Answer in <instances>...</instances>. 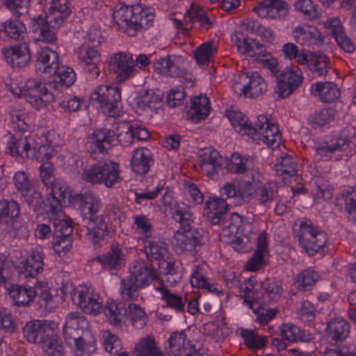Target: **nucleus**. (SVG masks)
I'll return each instance as SVG.
<instances>
[{"mask_svg": "<svg viewBox=\"0 0 356 356\" xmlns=\"http://www.w3.org/2000/svg\"><path fill=\"white\" fill-rule=\"evenodd\" d=\"M69 202L79 207L92 242L95 246L98 245L108 233L99 198L90 192H85L70 195Z\"/></svg>", "mask_w": 356, "mask_h": 356, "instance_id": "1", "label": "nucleus"}, {"mask_svg": "<svg viewBox=\"0 0 356 356\" xmlns=\"http://www.w3.org/2000/svg\"><path fill=\"white\" fill-rule=\"evenodd\" d=\"M25 88L26 98L31 105L36 107H40L46 103L53 102L65 88L56 78L48 82L31 79L26 81Z\"/></svg>", "mask_w": 356, "mask_h": 356, "instance_id": "2", "label": "nucleus"}, {"mask_svg": "<svg viewBox=\"0 0 356 356\" xmlns=\"http://www.w3.org/2000/svg\"><path fill=\"white\" fill-rule=\"evenodd\" d=\"M153 19L154 15L143 10L139 4L122 6L113 14L114 23L122 29L137 30L138 28L148 26Z\"/></svg>", "mask_w": 356, "mask_h": 356, "instance_id": "3", "label": "nucleus"}, {"mask_svg": "<svg viewBox=\"0 0 356 356\" xmlns=\"http://www.w3.org/2000/svg\"><path fill=\"white\" fill-rule=\"evenodd\" d=\"M83 181L92 184H104L111 188L120 180L118 164L113 162L95 164L86 168L81 174Z\"/></svg>", "mask_w": 356, "mask_h": 356, "instance_id": "4", "label": "nucleus"}, {"mask_svg": "<svg viewBox=\"0 0 356 356\" xmlns=\"http://www.w3.org/2000/svg\"><path fill=\"white\" fill-rule=\"evenodd\" d=\"M92 102L99 103L102 112L110 117L119 115L121 94L118 88L100 86L90 95Z\"/></svg>", "mask_w": 356, "mask_h": 356, "instance_id": "5", "label": "nucleus"}, {"mask_svg": "<svg viewBox=\"0 0 356 356\" xmlns=\"http://www.w3.org/2000/svg\"><path fill=\"white\" fill-rule=\"evenodd\" d=\"M300 228L299 242L301 248L309 255H314L320 249L325 247L327 241L326 233L314 228L309 221L302 222Z\"/></svg>", "mask_w": 356, "mask_h": 356, "instance_id": "6", "label": "nucleus"}, {"mask_svg": "<svg viewBox=\"0 0 356 356\" xmlns=\"http://www.w3.org/2000/svg\"><path fill=\"white\" fill-rule=\"evenodd\" d=\"M203 232L197 229L177 231L174 234L172 245L179 253L197 252L206 242Z\"/></svg>", "mask_w": 356, "mask_h": 356, "instance_id": "7", "label": "nucleus"}, {"mask_svg": "<svg viewBox=\"0 0 356 356\" xmlns=\"http://www.w3.org/2000/svg\"><path fill=\"white\" fill-rule=\"evenodd\" d=\"M110 65L117 75L118 82L129 79L136 72L135 61L130 53L121 51L114 54L111 58Z\"/></svg>", "mask_w": 356, "mask_h": 356, "instance_id": "8", "label": "nucleus"}, {"mask_svg": "<svg viewBox=\"0 0 356 356\" xmlns=\"http://www.w3.org/2000/svg\"><path fill=\"white\" fill-rule=\"evenodd\" d=\"M53 329H58V324L53 321L33 320L23 327L24 338L30 343H36L52 334Z\"/></svg>", "mask_w": 356, "mask_h": 356, "instance_id": "9", "label": "nucleus"}, {"mask_svg": "<svg viewBox=\"0 0 356 356\" xmlns=\"http://www.w3.org/2000/svg\"><path fill=\"white\" fill-rule=\"evenodd\" d=\"M88 326L87 319L79 312L69 314L63 326V334L65 340L69 346L73 340H79L82 337L83 331Z\"/></svg>", "mask_w": 356, "mask_h": 356, "instance_id": "10", "label": "nucleus"}, {"mask_svg": "<svg viewBox=\"0 0 356 356\" xmlns=\"http://www.w3.org/2000/svg\"><path fill=\"white\" fill-rule=\"evenodd\" d=\"M245 82L234 83L233 88L236 92H240V95L250 97H257L267 90V85L264 79L257 73L252 72L250 75L246 74L244 77Z\"/></svg>", "mask_w": 356, "mask_h": 356, "instance_id": "11", "label": "nucleus"}, {"mask_svg": "<svg viewBox=\"0 0 356 356\" xmlns=\"http://www.w3.org/2000/svg\"><path fill=\"white\" fill-rule=\"evenodd\" d=\"M198 160L200 168L208 177L218 173L227 164L226 159L217 150L211 148L203 149L199 154Z\"/></svg>", "mask_w": 356, "mask_h": 356, "instance_id": "12", "label": "nucleus"}, {"mask_svg": "<svg viewBox=\"0 0 356 356\" xmlns=\"http://www.w3.org/2000/svg\"><path fill=\"white\" fill-rule=\"evenodd\" d=\"M276 79L275 92L282 98L291 95L300 86L302 81L301 75L292 70L281 71L276 75Z\"/></svg>", "mask_w": 356, "mask_h": 356, "instance_id": "13", "label": "nucleus"}, {"mask_svg": "<svg viewBox=\"0 0 356 356\" xmlns=\"http://www.w3.org/2000/svg\"><path fill=\"white\" fill-rule=\"evenodd\" d=\"M115 134L107 129L95 131L88 138L86 149L92 156L97 153H106L114 140Z\"/></svg>", "mask_w": 356, "mask_h": 356, "instance_id": "14", "label": "nucleus"}, {"mask_svg": "<svg viewBox=\"0 0 356 356\" xmlns=\"http://www.w3.org/2000/svg\"><path fill=\"white\" fill-rule=\"evenodd\" d=\"M130 277H134L139 285L148 286L151 282L158 278L156 271L152 268V264L149 261L138 260L134 261L130 268Z\"/></svg>", "mask_w": 356, "mask_h": 356, "instance_id": "15", "label": "nucleus"}, {"mask_svg": "<svg viewBox=\"0 0 356 356\" xmlns=\"http://www.w3.org/2000/svg\"><path fill=\"white\" fill-rule=\"evenodd\" d=\"M2 53L4 55L7 63L13 67H22L28 64L31 60V53L29 45L26 43H22L19 45H15L8 49H2Z\"/></svg>", "mask_w": 356, "mask_h": 356, "instance_id": "16", "label": "nucleus"}, {"mask_svg": "<svg viewBox=\"0 0 356 356\" xmlns=\"http://www.w3.org/2000/svg\"><path fill=\"white\" fill-rule=\"evenodd\" d=\"M183 60L179 56H167L160 59L157 62L159 66L156 67L161 74L176 78L181 77L186 79L187 73L183 67Z\"/></svg>", "mask_w": 356, "mask_h": 356, "instance_id": "17", "label": "nucleus"}, {"mask_svg": "<svg viewBox=\"0 0 356 356\" xmlns=\"http://www.w3.org/2000/svg\"><path fill=\"white\" fill-rule=\"evenodd\" d=\"M19 214V205L17 202L0 200V225L5 229H17Z\"/></svg>", "mask_w": 356, "mask_h": 356, "instance_id": "18", "label": "nucleus"}, {"mask_svg": "<svg viewBox=\"0 0 356 356\" xmlns=\"http://www.w3.org/2000/svg\"><path fill=\"white\" fill-rule=\"evenodd\" d=\"M327 33L336 40L338 45L345 51L351 53L355 49V46L349 37L344 33L343 26L338 19H330L325 23Z\"/></svg>", "mask_w": 356, "mask_h": 356, "instance_id": "19", "label": "nucleus"}, {"mask_svg": "<svg viewBox=\"0 0 356 356\" xmlns=\"http://www.w3.org/2000/svg\"><path fill=\"white\" fill-rule=\"evenodd\" d=\"M71 13L67 0H56L52 1L51 5L46 13L51 27L53 29L59 27Z\"/></svg>", "mask_w": 356, "mask_h": 356, "instance_id": "20", "label": "nucleus"}, {"mask_svg": "<svg viewBox=\"0 0 356 356\" xmlns=\"http://www.w3.org/2000/svg\"><path fill=\"white\" fill-rule=\"evenodd\" d=\"M251 180L243 181L238 184L237 188L238 197L243 202H249L257 193L259 185L261 184V175L257 172L250 171L248 172V177Z\"/></svg>", "mask_w": 356, "mask_h": 356, "instance_id": "21", "label": "nucleus"}, {"mask_svg": "<svg viewBox=\"0 0 356 356\" xmlns=\"http://www.w3.org/2000/svg\"><path fill=\"white\" fill-rule=\"evenodd\" d=\"M226 116L236 132L250 136L252 141H257L259 139V138L256 137L258 134L255 127L248 123V120L241 112L230 111L226 113Z\"/></svg>", "mask_w": 356, "mask_h": 356, "instance_id": "22", "label": "nucleus"}, {"mask_svg": "<svg viewBox=\"0 0 356 356\" xmlns=\"http://www.w3.org/2000/svg\"><path fill=\"white\" fill-rule=\"evenodd\" d=\"M288 5L282 0H264L254 9L261 17L275 18L277 15H285L288 12Z\"/></svg>", "mask_w": 356, "mask_h": 356, "instance_id": "23", "label": "nucleus"}, {"mask_svg": "<svg viewBox=\"0 0 356 356\" xmlns=\"http://www.w3.org/2000/svg\"><path fill=\"white\" fill-rule=\"evenodd\" d=\"M58 55L48 47L41 49L38 54L35 71L38 73H48L51 75L52 70L57 67Z\"/></svg>", "mask_w": 356, "mask_h": 356, "instance_id": "24", "label": "nucleus"}, {"mask_svg": "<svg viewBox=\"0 0 356 356\" xmlns=\"http://www.w3.org/2000/svg\"><path fill=\"white\" fill-rule=\"evenodd\" d=\"M191 106L190 113H188V118L193 122L197 123L205 119L209 114L210 102L206 95H200L191 98Z\"/></svg>", "mask_w": 356, "mask_h": 356, "instance_id": "25", "label": "nucleus"}, {"mask_svg": "<svg viewBox=\"0 0 356 356\" xmlns=\"http://www.w3.org/2000/svg\"><path fill=\"white\" fill-rule=\"evenodd\" d=\"M152 163L153 159L149 149L145 147L135 149L131 160V167L136 174L145 175Z\"/></svg>", "mask_w": 356, "mask_h": 356, "instance_id": "26", "label": "nucleus"}, {"mask_svg": "<svg viewBox=\"0 0 356 356\" xmlns=\"http://www.w3.org/2000/svg\"><path fill=\"white\" fill-rule=\"evenodd\" d=\"M312 95L319 98L325 103H330L340 97V90L337 86L330 81L316 83L311 87Z\"/></svg>", "mask_w": 356, "mask_h": 356, "instance_id": "27", "label": "nucleus"}, {"mask_svg": "<svg viewBox=\"0 0 356 356\" xmlns=\"http://www.w3.org/2000/svg\"><path fill=\"white\" fill-rule=\"evenodd\" d=\"M31 140L26 135L15 133L7 143L6 153L15 157L22 156L24 153L27 158V152L29 151Z\"/></svg>", "mask_w": 356, "mask_h": 356, "instance_id": "28", "label": "nucleus"}, {"mask_svg": "<svg viewBox=\"0 0 356 356\" xmlns=\"http://www.w3.org/2000/svg\"><path fill=\"white\" fill-rule=\"evenodd\" d=\"M293 35L300 44H319L323 42L324 37L315 28L313 27H297L293 32Z\"/></svg>", "mask_w": 356, "mask_h": 356, "instance_id": "29", "label": "nucleus"}, {"mask_svg": "<svg viewBox=\"0 0 356 356\" xmlns=\"http://www.w3.org/2000/svg\"><path fill=\"white\" fill-rule=\"evenodd\" d=\"M97 259L109 270H119L124 264L122 250L115 245H112L108 252L97 257Z\"/></svg>", "mask_w": 356, "mask_h": 356, "instance_id": "30", "label": "nucleus"}, {"mask_svg": "<svg viewBox=\"0 0 356 356\" xmlns=\"http://www.w3.org/2000/svg\"><path fill=\"white\" fill-rule=\"evenodd\" d=\"M160 274L166 276V281L171 285L177 284L181 278L179 261L173 258H168L159 261Z\"/></svg>", "mask_w": 356, "mask_h": 356, "instance_id": "31", "label": "nucleus"}, {"mask_svg": "<svg viewBox=\"0 0 356 356\" xmlns=\"http://www.w3.org/2000/svg\"><path fill=\"white\" fill-rule=\"evenodd\" d=\"M134 353L136 356H163V353L157 346L153 334L141 338L136 345Z\"/></svg>", "mask_w": 356, "mask_h": 356, "instance_id": "32", "label": "nucleus"}, {"mask_svg": "<svg viewBox=\"0 0 356 356\" xmlns=\"http://www.w3.org/2000/svg\"><path fill=\"white\" fill-rule=\"evenodd\" d=\"M261 291L260 305L277 301L281 297L282 289L277 281L266 278L261 282Z\"/></svg>", "mask_w": 356, "mask_h": 356, "instance_id": "33", "label": "nucleus"}, {"mask_svg": "<svg viewBox=\"0 0 356 356\" xmlns=\"http://www.w3.org/2000/svg\"><path fill=\"white\" fill-rule=\"evenodd\" d=\"M7 290L10 298L17 306H28L34 299L33 287L29 289L18 284L9 285Z\"/></svg>", "mask_w": 356, "mask_h": 356, "instance_id": "34", "label": "nucleus"}, {"mask_svg": "<svg viewBox=\"0 0 356 356\" xmlns=\"http://www.w3.org/2000/svg\"><path fill=\"white\" fill-rule=\"evenodd\" d=\"M172 209V217L175 221L181 225V229L184 230L193 229V213L190 208L183 202L176 203Z\"/></svg>", "mask_w": 356, "mask_h": 356, "instance_id": "35", "label": "nucleus"}, {"mask_svg": "<svg viewBox=\"0 0 356 356\" xmlns=\"http://www.w3.org/2000/svg\"><path fill=\"white\" fill-rule=\"evenodd\" d=\"M58 329H53L52 334L38 341L42 348L48 356H60L64 354V348L57 335Z\"/></svg>", "mask_w": 356, "mask_h": 356, "instance_id": "36", "label": "nucleus"}, {"mask_svg": "<svg viewBox=\"0 0 356 356\" xmlns=\"http://www.w3.org/2000/svg\"><path fill=\"white\" fill-rule=\"evenodd\" d=\"M267 249L266 237L259 234L257 237V249L252 257L248 261L245 268L250 271L259 270L264 264V253Z\"/></svg>", "mask_w": 356, "mask_h": 356, "instance_id": "37", "label": "nucleus"}, {"mask_svg": "<svg viewBox=\"0 0 356 356\" xmlns=\"http://www.w3.org/2000/svg\"><path fill=\"white\" fill-rule=\"evenodd\" d=\"M54 154V149L50 145H38L31 140L29 151L27 152V159H35L40 163H45Z\"/></svg>", "mask_w": 356, "mask_h": 356, "instance_id": "38", "label": "nucleus"}, {"mask_svg": "<svg viewBox=\"0 0 356 356\" xmlns=\"http://www.w3.org/2000/svg\"><path fill=\"white\" fill-rule=\"evenodd\" d=\"M350 140L348 138L338 137L332 140L326 145H319L316 152L321 156H325L326 158H331V154L337 151H343L346 149L349 145Z\"/></svg>", "mask_w": 356, "mask_h": 356, "instance_id": "39", "label": "nucleus"}, {"mask_svg": "<svg viewBox=\"0 0 356 356\" xmlns=\"http://www.w3.org/2000/svg\"><path fill=\"white\" fill-rule=\"evenodd\" d=\"M104 311L112 325H120L124 319L127 318L129 309L122 303L111 302L105 307Z\"/></svg>", "mask_w": 356, "mask_h": 356, "instance_id": "40", "label": "nucleus"}, {"mask_svg": "<svg viewBox=\"0 0 356 356\" xmlns=\"http://www.w3.org/2000/svg\"><path fill=\"white\" fill-rule=\"evenodd\" d=\"M327 330L330 337L335 341H342L349 334V325L343 319L339 318L330 320Z\"/></svg>", "mask_w": 356, "mask_h": 356, "instance_id": "41", "label": "nucleus"}, {"mask_svg": "<svg viewBox=\"0 0 356 356\" xmlns=\"http://www.w3.org/2000/svg\"><path fill=\"white\" fill-rule=\"evenodd\" d=\"M257 137L259 138V139L255 141L256 143L262 140L273 149L278 147L281 142V134L278 125L276 123H271L267 125L265 130L261 131V134H258Z\"/></svg>", "mask_w": 356, "mask_h": 356, "instance_id": "42", "label": "nucleus"}, {"mask_svg": "<svg viewBox=\"0 0 356 356\" xmlns=\"http://www.w3.org/2000/svg\"><path fill=\"white\" fill-rule=\"evenodd\" d=\"M257 194L259 203L269 207L270 204L277 202L278 188L275 184H266L261 187L259 186Z\"/></svg>", "mask_w": 356, "mask_h": 356, "instance_id": "43", "label": "nucleus"}, {"mask_svg": "<svg viewBox=\"0 0 356 356\" xmlns=\"http://www.w3.org/2000/svg\"><path fill=\"white\" fill-rule=\"evenodd\" d=\"M186 334L184 331L173 332L168 340V346L165 347L166 353L169 355L179 356L181 354L182 349L186 340Z\"/></svg>", "mask_w": 356, "mask_h": 356, "instance_id": "44", "label": "nucleus"}, {"mask_svg": "<svg viewBox=\"0 0 356 356\" xmlns=\"http://www.w3.org/2000/svg\"><path fill=\"white\" fill-rule=\"evenodd\" d=\"M143 288H145V286L139 285V283L130 276L120 282L121 295L124 299L128 301L138 298V289Z\"/></svg>", "mask_w": 356, "mask_h": 356, "instance_id": "45", "label": "nucleus"}, {"mask_svg": "<svg viewBox=\"0 0 356 356\" xmlns=\"http://www.w3.org/2000/svg\"><path fill=\"white\" fill-rule=\"evenodd\" d=\"M241 336L246 346L252 350L263 348L267 341L266 337L260 336L252 330L242 329Z\"/></svg>", "mask_w": 356, "mask_h": 356, "instance_id": "46", "label": "nucleus"}, {"mask_svg": "<svg viewBox=\"0 0 356 356\" xmlns=\"http://www.w3.org/2000/svg\"><path fill=\"white\" fill-rule=\"evenodd\" d=\"M79 305L86 313L97 314L102 309V304L97 299L91 298L88 293L80 291L78 296Z\"/></svg>", "mask_w": 356, "mask_h": 356, "instance_id": "47", "label": "nucleus"}, {"mask_svg": "<svg viewBox=\"0 0 356 356\" xmlns=\"http://www.w3.org/2000/svg\"><path fill=\"white\" fill-rule=\"evenodd\" d=\"M51 74L64 86L65 88L72 86L76 79V74L72 68L66 66L60 67L58 63L57 67L52 70Z\"/></svg>", "mask_w": 356, "mask_h": 356, "instance_id": "48", "label": "nucleus"}, {"mask_svg": "<svg viewBox=\"0 0 356 356\" xmlns=\"http://www.w3.org/2000/svg\"><path fill=\"white\" fill-rule=\"evenodd\" d=\"M184 18L190 22H198L200 26H205L207 29L211 26V22L207 17L206 12L199 6L193 5L188 10L187 14L184 15Z\"/></svg>", "mask_w": 356, "mask_h": 356, "instance_id": "49", "label": "nucleus"}, {"mask_svg": "<svg viewBox=\"0 0 356 356\" xmlns=\"http://www.w3.org/2000/svg\"><path fill=\"white\" fill-rule=\"evenodd\" d=\"M127 318L137 329L143 328L147 323V316L145 312L137 305L129 304Z\"/></svg>", "mask_w": 356, "mask_h": 356, "instance_id": "50", "label": "nucleus"}, {"mask_svg": "<svg viewBox=\"0 0 356 356\" xmlns=\"http://www.w3.org/2000/svg\"><path fill=\"white\" fill-rule=\"evenodd\" d=\"M216 51L213 41L204 42L194 51V56L199 65L209 63L213 51Z\"/></svg>", "mask_w": 356, "mask_h": 356, "instance_id": "51", "label": "nucleus"}, {"mask_svg": "<svg viewBox=\"0 0 356 356\" xmlns=\"http://www.w3.org/2000/svg\"><path fill=\"white\" fill-rule=\"evenodd\" d=\"M34 298L38 296V304L40 307L47 308L52 301L53 296L50 291V288L47 283L38 282L33 287Z\"/></svg>", "mask_w": 356, "mask_h": 356, "instance_id": "52", "label": "nucleus"}, {"mask_svg": "<svg viewBox=\"0 0 356 356\" xmlns=\"http://www.w3.org/2000/svg\"><path fill=\"white\" fill-rule=\"evenodd\" d=\"M297 164L293 161L292 156L286 155L282 158L281 162L275 165V172L278 176L287 175L289 177L296 175Z\"/></svg>", "mask_w": 356, "mask_h": 356, "instance_id": "53", "label": "nucleus"}, {"mask_svg": "<svg viewBox=\"0 0 356 356\" xmlns=\"http://www.w3.org/2000/svg\"><path fill=\"white\" fill-rule=\"evenodd\" d=\"M318 279V275L312 270H304L297 275L295 282L296 288L301 291H309L311 286L315 284Z\"/></svg>", "mask_w": 356, "mask_h": 356, "instance_id": "54", "label": "nucleus"}, {"mask_svg": "<svg viewBox=\"0 0 356 356\" xmlns=\"http://www.w3.org/2000/svg\"><path fill=\"white\" fill-rule=\"evenodd\" d=\"M156 290L162 294V299L165 300L168 307L175 309L177 312L184 311V304L181 297L172 293L170 290L165 287H157Z\"/></svg>", "mask_w": 356, "mask_h": 356, "instance_id": "55", "label": "nucleus"}, {"mask_svg": "<svg viewBox=\"0 0 356 356\" xmlns=\"http://www.w3.org/2000/svg\"><path fill=\"white\" fill-rule=\"evenodd\" d=\"M105 350L115 356H129V353L122 350V343L115 335H110L104 340Z\"/></svg>", "mask_w": 356, "mask_h": 356, "instance_id": "56", "label": "nucleus"}, {"mask_svg": "<svg viewBox=\"0 0 356 356\" xmlns=\"http://www.w3.org/2000/svg\"><path fill=\"white\" fill-rule=\"evenodd\" d=\"M117 139L120 144L127 147L129 145L134 139V134L132 131V125L129 122H123L117 127Z\"/></svg>", "mask_w": 356, "mask_h": 356, "instance_id": "57", "label": "nucleus"}, {"mask_svg": "<svg viewBox=\"0 0 356 356\" xmlns=\"http://www.w3.org/2000/svg\"><path fill=\"white\" fill-rule=\"evenodd\" d=\"M25 29L24 25L19 20L10 21L3 25V31L8 36L17 40L23 39Z\"/></svg>", "mask_w": 356, "mask_h": 356, "instance_id": "58", "label": "nucleus"}, {"mask_svg": "<svg viewBox=\"0 0 356 356\" xmlns=\"http://www.w3.org/2000/svg\"><path fill=\"white\" fill-rule=\"evenodd\" d=\"M77 54L81 64H88L90 62L100 61V54L97 50L88 45H82L80 47Z\"/></svg>", "mask_w": 356, "mask_h": 356, "instance_id": "59", "label": "nucleus"}, {"mask_svg": "<svg viewBox=\"0 0 356 356\" xmlns=\"http://www.w3.org/2000/svg\"><path fill=\"white\" fill-rule=\"evenodd\" d=\"M74 346V351L76 356H82L84 355H90L96 351V344L94 341L86 343L83 337L79 340H73L72 345Z\"/></svg>", "mask_w": 356, "mask_h": 356, "instance_id": "60", "label": "nucleus"}, {"mask_svg": "<svg viewBox=\"0 0 356 356\" xmlns=\"http://www.w3.org/2000/svg\"><path fill=\"white\" fill-rule=\"evenodd\" d=\"M294 7L309 19L318 17L319 14L312 0H298L294 3Z\"/></svg>", "mask_w": 356, "mask_h": 356, "instance_id": "61", "label": "nucleus"}, {"mask_svg": "<svg viewBox=\"0 0 356 356\" xmlns=\"http://www.w3.org/2000/svg\"><path fill=\"white\" fill-rule=\"evenodd\" d=\"M283 339L289 341H297L302 340V334L298 327L291 323L283 324L280 330Z\"/></svg>", "mask_w": 356, "mask_h": 356, "instance_id": "62", "label": "nucleus"}, {"mask_svg": "<svg viewBox=\"0 0 356 356\" xmlns=\"http://www.w3.org/2000/svg\"><path fill=\"white\" fill-rule=\"evenodd\" d=\"M72 226L71 220H58L54 222L53 238L72 236Z\"/></svg>", "mask_w": 356, "mask_h": 356, "instance_id": "63", "label": "nucleus"}, {"mask_svg": "<svg viewBox=\"0 0 356 356\" xmlns=\"http://www.w3.org/2000/svg\"><path fill=\"white\" fill-rule=\"evenodd\" d=\"M14 184L16 188L22 193L26 194L31 189L32 184L24 171H18L14 175Z\"/></svg>", "mask_w": 356, "mask_h": 356, "instance_id": "64", "label": "nucleus"}]
</instances>
